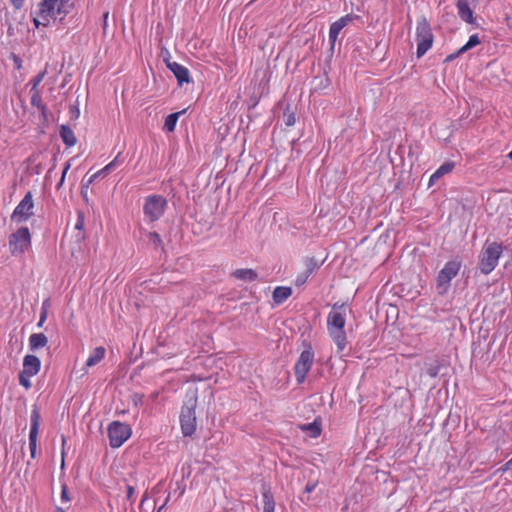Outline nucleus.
<instances>
[{"label": "nucleus", "instance_id": "obj_1", "mask_svg": "<svg viewBox=\"0 0 512 512\" xmlns=\"http://www.w3.org/2000/svg\"><path fill=\"white\" fill-rule=\"evenodd\" d=\"M348 307L345 304H334L327 316V331L337 347V352H342L348 344L345 331Z\"/></svg>", "mask_w": 512, "mask_h": 512}, {"label": "nucleus", "instance_id": "obj_2", "mask_svg": "<svg viewBox=\"0 0 512 512\" xmlns=\"http://www.w3.org/2000/svg\"><path fill=\"white\" fill-rule=\"evenodd\" d=\"M71 7L70 0H41L33 22L36 27L40 25L46 27L57 16H61V18L66 16L70 12Z\"/></svg>", "mask_w": 512, "mask_h": 512}, {"label": "nucleus", "instance_id": "obj_3", "mask_svg": "<svg viewBox=\"0 0 512 512\" xmlns=\"http://www.w3.org/2000/svg\"><path fill=\"white\" fill-rule=\"evenodd\" d=\"M504 249L505 247L499 242H485L479 256V269L481 273L488 275L497 267Z\"/></svg>", "mask_w": 512, "mask_h": 512}, {"label": "nucleus", "instance_id": "obj_4", "mask_svg": "<svg viewBox=\"0 0 512 512\" xmlns=\"http://www.w3.org/2000/svg\"><path fill=\"white\" fill-rule=\"evenodd\" d=\"M415 40L417 43L416 54L418 58H421L432 48L434 42L430 23L424 16L417 19Z\"/></svg>", "mask_w": 512, "mask_h": 512}, {"label": "nucleus", "instance_id": "obj_5", "mask_svg": "<svg viewBox=\"0 0 512 512\" xmlns=\"http://www.w3.org/2000/svg\"><path fill=\"white\" fill-rule=\"evenodd\" d=\"M461 268L462 261L459 258L445 263L436 278V290L439 295H444L448 292L452 279L458 275Z\"/></svg>", "mask_w": 512, "mask_h": 512}, {"label": "nucleus", "instance_id": "obj_6", "mask_svg": "<svg viewBox=\"0 0 512 512\" xmlns=\"http://www.w3.org/2000/svg\"><path fill=\"white\" fill-rule=\"evenodd\" d=\"M196 406L197 397L193 396L182 407L180 414V424L184 436H192L196 431Z\"/></svg>", "mask_w": 512, "mask_h": 512}, {"label": "nucleus", "instance_id": "obj_7", "mask_svg": "<svg viewBox=\"0 0 512 512\" xmlns=\"http://www.w3.org/2000/svg\"><path fill=\"white\" fill-rule=\"evenodd\" d=\"M314 357L315 354L311 344H305V348L300 353V356L294 366V374L298 384L304 383L307 374L313 366Z\"/></svg>", "mask_w": 512, "mask_h": 512}, {"label": "nucleus", "instance_id": "obj_8", "mask_svg": "<svg viewBox=\"0 0 512 512\" xmlns=\"http://www.w3.org/2000/svg\"><path fill=\"white\" fill-rule=\"evenodd\" d=\"M166 199L161 195H150L145 198L143 213L149 222L159 220L165 212Z\"/></svg>", "mask_w": 512, "mask_h": 512}, {"label": "nucleus", "instance_id": "obj_9", "mask_svg": "<svg viewBox=\"0 0 512 512\" xmlns=\"http://www.w3.org/2000/svg\"><path fill=\"white\" fill-rule=\"evenodd\" d=\"M31 247V233L28 227H20L9 237V250L12 255H22Z\"/></svg>", "mask_w": 512, "mask_h": 512}, {"label": "nucleus", "instance_id": "obj_10", "mask_svg": "<svg viewBox=\"0 0 512 512\" xmlns=\"http://www.w3.org/2000/svg\"><path fill=\"white\" fill-rule=\"evenodd\" d=\"M131 428L128 424L113 421L108 426L109 443L112 448H119L131 436Z\"/></svg>", "mask_w": 512, "mask_h": 512}, {"label": "nucleus", "instance_id": "obj_11", "mask_svg": "<svg viewBox=\"0 0 512 512\" xmlns=\"http://www.w3.org/2000/svg\"><path fill=\"white\" fill-rule=\"evenodd\" d=\"M33 195L28 191L20 203L15 207L11 219L16 222H25L33 215Z\"/></svg>", "mask_w": 512, "mask_h": 512}, {"label": "nucleus", "instance_id": "obj_12", "mask_svg": "<svg viewBox=\"0 0 512 512\" xmlns=\"http://www.w3.org/2000/svg\"><path fill=\"white\" fill-rule=\"evenodd\" d=\"M30 422L31 426L29 432V449L31 458L35 459L37 451V439L41 423V416L37 406H34L31 411Z\"/></svg>", "mask_w": 512, "mask_h": 512}, {"label": "nucleus", "instance_id": "obj_13", "mask_svg": "<svg viewBox=\"0 0 512 512\" xmlns=\"http://www.w3.org/2000/svg\"><path fill=\"white\" fill-rule=\"evenodd\" d=\"M479 0H455L456 8L460 19L468 24H476L473 8Z\"/></svg>", "mask_w": 512, "mask_h": 512}, {"label": "nucleus", "instance_id": "obj_14", "mask_svg": "<svg viewBox=\"0 0 512 512\" xmlns=\"http://www.w3.org/2000/svg\"><path fill=\"white\" fill-rule=\"evenodd\" d=\"M353 16L352 15H345L338 19L337 21L333 22L330 25L329 28V41L332 45L336 42L341 30L350 22L352 21Z\"/></svg>", "mask_w": 512, "mask_h": 512}, {"label": "nucleus", "instance_id": "obj_15", "mask_svg": "<svg viewBox=\"0 0 512 512\" xmlns=\"http://www.w3.org/2000/svg\"><path fill=\"white\" fill-rule=\"evenodd\" d=\"M41 368V361L35 355H26L23 359V369L21 372L24 374L35 376Z\"/></svg>", "mask_w": 512, "mask_h": 512}, {"label": "nucleus", "instance_id": "obj_16", "mask_svg": "<svg viewBox=\"0 0 512 512\" xmlns=\"http://www.w3.org/2000/svg\"><path fill=\"white\" fill-rule=\"evenodd\" d=\"M167 67L174 74L180 85H182L183 83L190 82V73L185 66L181 65L178 62H171L167 64Z\"/></svg>", "mask_w": 512, "mask_h": 512}, {"label": "nucleus", "instance_id": "obj_17", "mask_svg": "<svg viewBox=\"0 0 512 512\" xmlns=\"http://www.w3.org/2000/svg\"><path fill=\"white\" fill-rule=\"evenodd\" d=\"M121 153H119L111 162H109L102 169L98 170L96 173L92 174L86 182V186L94 183L98 178L106 177L116 166H118L121 161L119 160Z\"/></svg>", "mask_w": 512, "mask_h": 512}, {"label": "nucleus", "instance_id": "obj_18", "mask_svg": "<svg viewBox=\"0 0 512 512\" xmlns=\"http://www.w3.org/2000/svg\"><path fill=\"white\" fill-rule=\"evenodd\" d=\"M292 295V288L287 286H277L272 294L274 304L280 305Z\"/></svg>", "mask_w": 512, "mask_h": 512}, {"label": "nucleus", "instance_id": "obj_19", "mask_svg": "<svg viewBox=\"0 0 512 512\" xmlns=\"http://www.w3.org/2000/svg\"><path fill=\"white\" fill-rule=\"evenodd\" d=\"M106 355V349L103 346L96 347L86 360L85 366L91 368L99 364Z\"/></svg>", "mask_w": 512, "mask_h": 512}, {"label": "nucleus", "instance_id": "obj_20", "mask_svg": "<svg viewBox=\"0 0 512 512\" xmlns=\"http://www.w3.org/2000/svg\"><path fill=\"white\" fill-rule=\"evenodd\" d=\"M232 276L237 279V280H241V281H245V282H253L257 279L258 275L256 273V271H254L253 269L251 268H241V269H236L233 273H232Z\"/></svg>", "mask_w": 512, "mask_h": 512}, {"label": "nucleus", "instance_id": "obj_21", "mask_svg": "<svg viewBox=\"0 0 512 512\" xmlns=\"http://www.w3.org/2000/svg\"><path fill=\"white\" fill-rule=\"evenodd\" d=\"M299 429L308 432L311 438H317L321 434V420L316 418L312 423L299 425Z\"/></svg>", "mask_w": 512, "mask_h": 512}, {"label": "nucleus", "instance_id": "obj_22", "mask_svg": "<svg viewBox=\"0 0 512 512\" xmlns=\"http://www.w3.org/2000/svg\"><path fill=\"white\" fill-rule=\"evenodd\" d=\"M60 137L63 143L68 147H73L77 143V138L69 126L62 125L60 127Z\"/></svg>", "mask_w": 512, "mask_h": 512}, {"label": "nucleus", "instance_id": "obj_23", "mask_svg": "<svg viewBox=\"0 0 512 512\" xmlns=\"http://www.w3.org/2000/svg\"><path fill=\"white\" fill-rule=\"evenodd\" d=\"M455 167V164L454 162H451V161H447L445 163H443L430 177V184H433L435 183L436 181H438L441 177H443L445 174H448L450 172H452V170L454 169Z\"/></svg>", "mask_w": 512, "mask_h": 512}, {"label": "nucleus", "instance_id": "obj_24", "mask_svg": "<svg viewBox=\"0 0 512 512\" xmlns=\"http://www.w3.org/2000/svg\"><path fill=\"white\" fill-rule=\"evenodd\" d=\"M47 343L48 338L43 333H34L29 337V347L32 351L45 347Z\"/></svg>", "mask_w": 512, "mask_h": 512}, {"label": "nucleus", "instance_id": "obj_25", "mask_svg": "<svg viewBox=\"0 0 512 512\" xmlns=\"http://www.w3.org/2000/svg\"><path fill=\"white\" fill-rule=\"evenodd\" d=\"M479 44H480V39H479L478 35L477 34L471 35L469 37L468 42L465 45H463L461 48H459L454 54H451L448 57V60H452V59L458 57L459 55L463 54L464 52L468 51L469 49H471Z\"/></svg>", "mask_w": 512, "mask_h": 512}, {"label": "nucleus", "instance_id": "obj_26", "mask_svg": "<svg viewBox=\"0 0 512 512\" xmlns=\"http://www.w3.org/2000/svg\"><path fill=\"white\" fill-rule=\"evenodd\" d=\"M321 264L322 263L318 262L314 257H307L304 260V266H305L304 272L311 276L314 272H316L320 268Z\"/></svg>", "mask_w": 512, "mask_h": 512}, {"label": "nucleus", "instance_id": "obj_27", "mask_svg": "<svg viewBox=\"0 0 512 512\" xmlns=\"http://www.w3.org/2000/svg\"><path fill=\"white\" fill-rule=\"evenodd\" d=\"M181 113L182 112H176V113L169 114L165 118L164 127H163L164 130H166L168 132H173L175 130L176 123H177L178 118H179Z\"/></svg>", "mask_w": 512, "mask_h": 512}, {"label": "nucleus", "instance_id": "obj_28", "mask_svg": "<svg viewBox=\"0 0 512 512\" xmlns=\"http://www.w3.org/2000/svg\"><path fill=\"white\" fill-rule=\"evenodd\" d=\"M263 512H275V501L269 491L263 493Z\"/></svg>", "mask_w": 512, "mask_h": 512}, {"label": "nucleus", "instance_id": "obj_29", "mask_svg": "<svg viewBox=\"0 0 512 512\" xmlns=\"http://www.w3.org/2000/svg\"><path fill=\"white\" fill-rule=\"evenodd\" d=\"M30 92H31V105L44 111L46 109V106L43 103L39 89H35V91H30Z\"/></svg>", "mask_w": 512, "mask_h": 512}, {"label": "nucleus", "instance_id": "obj_30", "mask_svg": "<svg viewBox=\"0 0 512 512\" xmlns=\"http://www.w3.org/2000/svg\"><path fill=\"white\" fill-rule=\"evenodd\" d=\"M45 75H46V70H43L31 79V81H30V83L32 85L31 91H35V89H38V86L45 78Z\"/></svg>", "mask_w": 512, "mask_h": 512}, {"label": "nucleus", "instance_id": "obj_31", "mask_svg": "<svg viewBox=\"0 0 512 512\" xmlns=\"http://www.w3.org/2000/svg\"><path fill=\"white\" fill-rule=\"evenodd\" d=\"M31 377H33V376L24 374L23 372H20V374H19L20 385L23 386L25 389H29L31 387V382H30Z\"/></svg>", "mask_w": 512, "mask_h": 512}, {"label": "nucleus", "instance_id": "obj_32", "mask_svg": "<svg viewBox=\"0 0 512 512\" xmlns=\"http://www.w3.org/2000/svg\"><path fill=\"white\" fill-rule=\"evenodd\" d=\"M47 303H48V300L43 302V306H42V310H41V313H40L39 322L37 324L38 327H42L44 322L47 319V316H48V311H47V308H46V304Z\"/></svg>", "mask_w": 512, "mask_h": 512}, {"label": "nucleus", "instance_id": "obj_33", "mask_svg": "<svg viewBox=\"0 0 512 512\" xmlns=\"http://www.w3.org/2000/svg\"><path fill=\"white\" fill-rule=\"evenodd\" d=\"M85 225V217L84 213L82 211L77 212V221L75 224V229L77 230H83Z\"/></svg>", "mask_w": 512, "mask_h": 512}, {"label": "nucleus", "instance_id": "obj_34", "mask_svg": "<svg viewBox=\"0 0 512 512\" xmlns=\"http://www.w3.org/2000/svg\"><path fill=\"white\" fill-rule=\"evenodd\" d=\"M148 238L156 247H159L162 244V239L157 232H150Z\"/></svg>", "mask_w": 512, "mask_h": 512}, {"label": "nucleus", "instance_id": "obj_35", "mask_svg": "<svg viewBox=\"0 0 512 512\" xmlns=\"http://www.w3.org/2000/svg\"><path fill=\"white\" fill-rule=\"evenodd\" d=\"M309 277H310V275H308L307 273H305L303 271L302 273L297 275V277L295 279V285L296 286H302L303 284L306 283V281L308 280Z\"/></svg>", "mask_w": 512, "mask_h": 512}, {"label": "nucleus", "instance_id": "obj_36", "mask_svg": "<svg viewBox=\"0 0 512 512\" xmlns=\"http://www.w3.org/2000/svg\"><path fill=\"white\" fill-rule=\"evenodd\" d=\"M70 167H71L70 161L66 162L65 165H64V169H63L60 181L58 183V188L63 185L65 177H66V174H67L68 170L70 169Z\"/></svg>", "mask_w": 512, "mask_h": 512}, {"label": "nucleus", "instance_id": "obj_37", "mask_svg": "<svg viewBox=\"0 0 512 512\" xmlns=\"http://www.w3.org/2000/svg\"><path fill=\"white\" fill-rule=\"evenodd\" d=\"M285 123L287 126H292L295 124V115L293 113L291 114H285Z\"/></svg>", "mask_w": 512, "mask_h": 512}, {"label": "nucleus", "instance_id": "obj_38", "mask_svg": "<svg viewBox=\"0 0 512 512\" xmlns=\"http://www.w3.org/2000/svg\"><path fill=\"white\" fill-rule=\"evenodd\" d=\"M10 2L15 9H21L24 6L25 0H10Z\"/></svg>", "mask_w": 512, "mask_h": 512}, {"label": "nucleus", "instance_id": "obj_39", "mask_svg": "<svg viewBox=\"0 0 512 512\" xmlns=\"http://www.w3.org/2000/svg\"><path fill=\"white\" fill-rule=\"evenodd\" d=\"M61 499L66 502L70 500L68 496L67 487L65 485L62 486Z\"/></svg>", "mask_w": 512, "mask_h": 512}, {"label": "nucleus", "instance_id": "obj_40", "mask_svg": "<svg viewBox=\"0 0 512 512\" xmlns=\"http://www.w3.org/2000/svg\"><path fill=\"white\" fill-rule=\"evenodd\" d=\"M512 469V466L509 464V461H507L504 465H502L499 469H498V472L500 473H505L507 472L508 470Z\"/></svg>", "mask_w": 512, "mask_h": 512}, {"label": "nucleus", "instance_id": "obj_41", "mask_svg": "<svg viewBox=\"0 0 512 512\" xmlns=\"http://www.w3.org/2000/svg\"><path fill=\"white\" fill-rule=\"evenodd\" d=\"M134 493H135L134 487L131 486V485H128V487H127V495H126L127 500H131L133 495H134Z\"/></svg>", "mask_w": 512, "mask_h": 512}, {"label": "nucleus", "instance_id": "obj_42", "mask_svg": "<svg viewBox=\"0 0 512 512\" xmlns=\"http://www.w3.org/2000/svg\"><path fill=\"white\" fill-rule=\"evenodd\" d=\"M315 486H316L315 484H308L305 487L306 492L311 493L315 489Z\"/></svg>", "mask_w": 512, "mask_h": 512}, {"label": "nucleus", "instance_id": "obj_43", "mask_svg": "<svg viewBox=\"0 0 512 512\" xmlns=\"http://www.w3.org/2000/svg\"><path fill=\"white\" fill-rule=\"evenodd\" d=\"M168 501H169V497H167V498H166V500H165L164 504H163V505H161V506L158 508L157 512H163V509L165 508V506H166V504H167V502H168Z\"/></svg>", "mask_w": 512, "mask_h": 512}, {"label": "nucleus", "instance_id": "obj_44", "mask_svg": "<svg viewBox=\"0 0 512 512\" xmlns=\"http://www.w3.org/2000/svg\"><path fill=\"white\" fill-rule=\"evenodd\" d=\"M108 17H109V12H105V13L103 14L104 27L106 26V23H107V19H108Z\"/></svg>", "mask_w": 512, "mask_h": 512}, {"label": "nucleus", "instance_id": "obj_45", "mask_svg": "<svg viewBox=\"0 0 512 512\" xmlns=\"http://www.w3.org/2000/svg\"><path fill=\"white\" fill-rule=\"evenodd\" d=\"M193 380H194V381H201V380H202V378H200V377H195Z\"/></svg>", "mask_w": 512, "mask_h": 512}, {"label": "nucleus", "instance_id": "obj_46", "mask_svg": "<svg viewBox=\"0 0 512 512\" xmlns=\"http://www.w3.org/2000/svg\"><path fill=\"white\" fill-rule=\"evenodd\" d=\"M508 157L512 160V151L508 154Z\"/></svg>", "mask_w": 512, "mask_h": 512}, {"label": "nucleus", "instance_id": "obj_47", "mask_svg": "<svg viewBox=\"0 0 512 512\" xmlns=\"http://www.w3.org/2000/svg\"><path fill=\"white\" fill-rule=\"evenodd\" d=\"M57 512H64L62 509L58 508Z\"/></svg>", "mask_w": 512, "mask_h": 512}]
</instances>
